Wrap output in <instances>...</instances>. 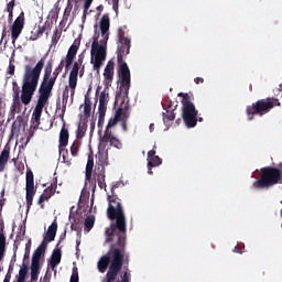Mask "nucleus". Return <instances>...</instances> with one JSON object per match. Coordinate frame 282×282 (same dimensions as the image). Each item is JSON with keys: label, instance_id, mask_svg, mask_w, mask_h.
Returning <instances> with one entry per match:
<instances>
[{"label": "nucleus", "instance_id": "1", "mask_svg": "<svg viewBox=\"0 0 282 282\" xmlns=\"http://www.w3.org/2000/svg\"><path fill=\"white\" fill-rule=\"evenodd\" d=\"M106 243H111L108 252L100 257L97 262L98 271L106 273L102 282H113L118 279L124 263L129 265V253H127V236L118 234H106Z\"/></svg>", "mask_w": 282, "mask_h": 282}, {"label": "nucleus", "instance_id": "2", "mask_svg": "<svg viewBox=\"0 0 282 282\" xmlns=\"http://www.w3.org/2000/svg\"><path fill=\"white\" fill-rule=\"evenodd\" d=\"M43 67H45V57H42L33 68L30 64L24 66L21 95L12 96L11 112L13 116L14 113H21L23 105L28 107V105L32 102L36 87H39V80L41 78Z\"/></svg>", "mask_w": 282, "mask_h": 282}, {"label": "nucleus", "instance_id": "3", "mask_svg": "<svg viewBox=\"0 0 282 282\" xmlns=\"http://www.w3.org/2000/svg\"><path fill=\"white\" fill-rule=\"evenodd\" d=\"M110 25L111 21L109 20V14H104L99 22L102 40L98 42L100 34H95L93 37L90 63L97 74L100 72V67H102L105 61H107V41H109Z\"/></svg>", "mask_w": 282, "mask_h": 282}, {"label": "nucleus", "instance_id": "4", "mask_svg": "<svg viewBox=\"0 0 282 282\" xmlns=\"http://www.w3.org/2000/svg\"><path fill=\"white\" fill-rule=\"evenodd\" d=\"M52 62H48L44 68L43 80L39 88L40 95L31 118L32 122H35L34 129H39V124H41V116H43V109H45V106L47 102H50L52 89H54V85H56V77H54V75L52 76Z\"/></svg>", "mask_w": 282, "mask_h": 282}, {"label": "nucleus", "instance_id": "5", "mask_svg": "<svg viewBox=\"0 0 282 282\" xmlns=\"http://www.w3.org/2000/svg\"><path fill=\"white\" fill-rule=\"evenodd\" d=\"M107 217L112 223L106 229V234L127 237V216H124V208L116 194L108 195Z\"/></svg>", "mask_w": 282, "mask_h": 282}, {"label": "nucleus", "instance_id": "6", "mask_svg": "<svg viewBox=\"0 0 282 282\" xmlns=\"http://www.w3.org/2000/svg\"><path fill=\"white\" fill-rule=\"evenodd\" d=\"M131 50V39H124V41L118 42L117 47V63H118V76L120 78V91L123 96H129L131 89V70L129 65L124 62V56L129 55Z\"/></svg>", "mask_w": 282, "mask_h": 282}, {"label": "nucleus", "instance_id": "7", "mask_svg": "<svg viewBox=\"0 0 282 282\" xmlns=\"http://www.w3.org/2000/svg\"><path fill=\"white\" fill-rule=\"evenodd\" d=\"M122 120V108H118L115 112V116L109 119L106 129L104 131V134H100V144L101 147H107V144H110V147H113L115 149H122V141L113 134V128L118 122Z\"/></svg>", "mask_w": 282, "mask_h": 282}, {"label": "nucleus", "instance_id": "8", "mask_svg": "<svg viewBox=\"0 0 282 282\" xmlns=\"http://www.w3.org/2000/svg\"><path fill=\"white\" fill-rule=\"evenodd\" d=\"M282 173L279 167L265 166L260 169V178L252 183V188H270L275 184H281Z\"/></svg>", "mask_w": 282, "mask_h": 282}, {"label": "nucleus", "instance_id": "9", "mask_svg": "<svg viewBox=\"0 0 282 282\" xmlns=\"http://www.w3.org/2000/svg\"><path fill=\"white\" fill-rule=\"evenodd\" d=\"M274 107H281L279 99L272 97L267 99H260L253 102L251 106H247L246 113L248 120H254V116H265L270 113Z\"/></svg>", "mask_w": 282, "mask_h": 282}, {"label": "nucleus", "instance_id": "10", "mask_svg": "<svg viewBox=\"0 0 282 282\" xmlns=\"http://www.w3.org/2000/svg\"><path fill=\"white\" fill-rule=\"evenodd\" d=\"M180 98L182 99V118L184 120L185 126L187 129H193L197 127V115L198 111L195 108V104L191 101V96L188 94L180 93Z\"/></svg>", "mask_w": 282, "mask_h": 282}, {"label": "nucleus", "instance_id": "11", "mask_svg": "<svg viewBox=\"0 0 282 282\" xmlns=\"http://www.w3.org/2000/svg\"><path fill=\"white\" fill-rule=\"evenodd\" d=\"M67 100H69V89L65 88L62 95L63 107L59 112V118L63 122V127L59 132V144L58 147H67L69 144V130L65 128V111L67 109Z\"/></svg>", "mask_w": 282, "mask_h": 282}, {"label": "nucleus", "instance_id": "12", "mask_svg": "<svg viewBox=\"0 0 282 282\" xmlns=\"http://www.w3.org/2000/svg\"><path fill=\"white\" fill-rule=\"evenodd\" d=\"M26 184H25V191H26V210H30L32 208V203L34 202V195H36V188L34 187V172H32L30 169L26 170Z\"/></svg>", "mask_w": 282, "mask_h": 282}, {"label": "nucleus", "instance_id": "13", "mask_svg": "<svg viewBox=\"0 0 282 282\" xmlns=\"http://www.w3.org/2000/svg\"><path fill=\"white\" fill-rule=\"evenodd\" d=\"M24 25H25V13L21 12L11 26L12 43H14L19 39V36H21V32H23Z\"/></svg>", "mask_w": 282, "mask_h": 282}, {"label": "nucleus", "instance_id": "14", "mask_svg": "<svg viewBox=\"0 0 282 282\" xmlns=\"http://www.w3.org/2000/svg\"><path fill=\"white\" fill-rule=\"evenodd\" d=\"M96 160L98 166H109V150L107 149V145H102L99 143L98 153L96 154Z\"/></svg>", "mask_w": 282, "mask_h": 282}, {"label": "nucleus", "instance_id": "15", "mask_svg": "<svg viewBox=\"0 0 282 282\" xmlns=\"http://www.w3.org/2000/svg\"><path fill=\"white\" fill-rule=\"evenodd\" d=\"M116 67V63L113 59H110L104 70V85H106L107 89L111 87V83H113V69Z\"/></svg>", "mask_w": 282, "mask_h": 282}, {"label": "nucleus", "instance_id": "16", "mask_svg": "<svg viewBox=\"0 0 282 282\" xmlns=\"http://www.w3.org/2000/svg\"><path fill=\"white\" fill-rule=\"evenodd\" d=\"M105 173L106 169L104 166H97L94 172V177L99 188H104V191H107V183L105 182L107 175Z\"/></svg>", "mask_w": 282, "mask_h": 282}, {"label": "nucleus", "instance_id": "17", "mask_svg": "<svg viewBox=\"0 0 282 282\" xmlns=\"http://www.w3.org/2000/svg\"><path fill=\"white\" fill-rule=\"evenodd\" d=\"M160 164H162V159L155 155L154 149L150 150L148 152V173L153 175V171L151 169H153V166H160Z\"/></svg>", "mask_w": 282, "mask_h": 282}, {"label": "nucleus", "instance_id": "18", "mask_svg": "<svg viewBox=\"0 0 282 282\" xmlns=\"http://www.w3.org/2000/svg\"><path fill=\"white\" fill-rule=\"evenodd\" d=\"M21 129L25 130V120L22 116H18L15 120L12 123L11 127V135H15V138H19V133H21Z\"/></svg>", "mask_w": 282, "mask_h": 282}, {"label": "nucleus", "instance_id": "19", "mask_svg": "<svg viewBox=\"0 0 282 282\" xmlns=\"http://www.w3.org/2000/svg\"><path fill=\"white\" fill-rule=\"evenodd\" d=\"M58 230V223L56 221V219L51 224V226L48 227L47 231H46V236L44 237L43 241L47 243H52V241H54V239H56V232Z\"/></svg>", "mask_w": 282, "mask_h": 282}, {"label": "nucleus", "instance_id": "20", "mask_svg": "<svg viewBox=\"0 0 282 282\" xmlns=\"http://www.w3.org/2000/svg\"><path fill=\"white\" fill-rule=\"evenodd\" d=\"M45 250H47V242L42 241L41 245L35 249V251L32 256L31 263L41 264V257H43V254H45Z\"/></svg>", "mask_w": 282, "mask_h": 282}, {"label": "nucleus", "instance_id": "21", "mask_svg": "<svg viewBox=\"0 0 282 282\" xmlns=\"http://www.w3.org/2000/svg\"><path fill=\"white\" fill-rule=\"evenodd\" d=\"M63 257V253L61 251L59 247H55V249L52 252L51 259L48 261V265L51 267L52 270L56 269V265L61 263V259Z\"/></svg>", "mask_w": 282, "mask_h": 282}, {"label": "nucleus", "instance_id": "22", "mask_svg": "<svg viewBox=\"0 0 282 282\" xmlns=\"http://www.w3.org/2000/svg\"><path fill=\"white\" fill-rule=\"evenodd\" d=\"M56 193V189L53 185L46 187L43 192V194L40 196L37 204L41 206V208H45V205L43 203L47 202L53 195Z\"/></svg>", "mask_w": 282, "mask_h": 282}, {"label": "nucleus", "instance_id": "23", "mask_svg": "<svg viewBox=\"0 0 282 282\" xmlns=\"http://www.w3.org/2000/svg\"><path fill=\"white\" fill-rule=\"evenodd\" d=\"M78 72H80V65L74 62L68 77L72 86L78 85Z\"/></svg>", "mask_w": 282, "mask_h": 282}, {"label": "nucleus", "instance_id": "24", "mask_svg": "<svg viewBox=\"0 0 282 282\" xmlns=\"http://www.w3.org/2000/svg\"><path fill=\"white\" fill-rule=\"evenodd\" d=\"M10 160V148H4L0 154V172L6 170V164Z\"/></svg>", "mask_w": 282, "mask_h": 282}, {"label": "nucleus", "instance_id": "25", "mask_svg": "<svg viewBox=\"0 0 282 282\" xmlns=\"http://www.w3.org/2000/svg\"><path fill=\"white\" fill-rule=\"evenodd\" d=\"M65 147L66 145H58L59 155L62 156L64 164L72 166V160H69V151L65 149Z\"/></svg>", "mask_w": 282, "mask_h": 282}, {"label": "nucleus", "instance_id": "26", "mask_svg": "<svg viewBox=\"0 0 282 282\" xmlns=\"http://www.w3.org/2000/svg\"><path fill=\"white\" fill-rule=\"evenodd\" d=\"M39 274H41V264L31 262V282L39 281Z\"/></svg>", "mask_w": 282, "mask_h": 282}, {"label": "nucleus", "instance_id": "27", "mask_svg": "<svg viewBox=\"0 0 282 282\" xmlns=\"http://www.w3.org/2000/svg\"><path fill=\"white\" fill-rule=\"evenodd\" d=\"M85 133H87V122H79L76 131V140H83V138H85Z\"/></svg>", "mask_w": 282, "mask_h": 282}, {"label": "nucleus", "instance_id": "28", "mask_svg": "<svg viewBox=\"0 0 282 282\" xmlns=\"http://www.w3.org/2000/svg\"><path fill=\"white\" fill-rule=\"evenodd\" d=\"M94 173V158L89 156L86 164V180L87 182L91 181V175Z\"/></svg>", "mask_w": 282, "mask_h": 282}, {"label": "nucleus", "instance_id": "29", "mask_svg": "<svg viewBox=\"0 0 282 282\" xmlns=\"http://www.w3.org/2000/svg\"><path fill=\"white\" fill-rule=\"evenodd\" d=\"M79 47H80V42L75 41L68 48L66 56H69L70 58H76V54H78Z\"/></svg>", "mask_w": 282, "mask_h": 282}, {"label": "nucleus", "instance_id": "30", "mask_svg": "<svg viewBox=\"0 0 282 282\" xmlns=\"http://www.w3.org/2000/svg\"><path fill=\"white\" fill-rule=\"evenodd\" d=\"M94 224H96V218L94 216H88L84 223L85 232H89L91 228H94Z\"/></svg>", "mask_w": 282, "mask_h": 282}, {"label": "nucleus", "instance_id": "31", "mask_svg": "<svg viewBox=\"0 0 282 282\" xmlns=\"http://www.w3.org/2000/svg\"><path fill=\"white\" fill-rule=\"evenodd\" d=\"M80 144H82V142L78 139H76L73 142V144L70 147V154L73 155V158L78 156V151H80Z\"/></svg>", "mask_w": 282, "mask_h": 282}, {"label": "nucleus", "instance_id": "32", "mask_svg": "<svg viewBox=\"0 0 282 282\" xmlns=\"http://www.w3.org/2000/svg\"><path fill=\"white\" fill-rule=\"evenodd\" d=\"M6 228V224L3 220H0V248L6 249V232L3 231Z\"/></svg>", "mask_w": 282, "mask_h": 282}, {"label": "nucleus", "instance_id": "33", "mask_svg": "<svg viewBox=\"0 0 282 282\" xmlns=\"http://www.w3.org/2000/svg\"><path fill=\"white\" fill-rule=\"evenodd\" d=\"M62 34H63V31L58 30V28H55V30L53 31L52 40H51L52 45L58 44V41H61Z\"/></svg>", "mask_w": 282, "mask_h": 282}, {"label": "nucleus", "instance_id": "34", "mask_svg": "<svg viewBox=\"0 0 282 282\" xmlns=\"http://www.w3.org/2000/svg\"><path fill=\"white\" fill-rule=\"evenodd\" d=\"M109 88H105L104 91H101L100 96H99V104L101 105H107L109 102V93H108Z\"/></svg>", "mask_w": 282, "mask_h": 282}, {"label": "nucleus", "instance_id": "35", "mask_svg": "<svg viewBox=\"0 0 282 282\" xmlns=\"http://www.w3.org/2000/svg\"><path fill=\"white\" fill-rule=\"evenodd\" d=\"M172 120H175V112H173V110H166V112H163L164 124H166V122H172Z\"/></svg>", "mask_w": 282, "mask_h": 282}, {"label": "nucleus", "instance_id": "36", "mask_svg": "<svg viewBox=\"0 0 282 282\" xmlns=\"http://www.w3.org/2000/svg\"><path fill=\"white\" fill-rule=\"evenodd\" d=\"M26 276H28V264L23 263L22 268L19 271L18 281H24L25 282Z\"/></svg>", "mask_w": 282, "mask_h": 282}, {"label": "nucleus", "instance_id": "37", "mask_svg": "<svg viewBox=\"0 0 282 282\" xmlns=\"http://www.w3.org/2000/svg\"><path fill=\"white\" fill-rule=\"evenodd\" d=\"M63 67H65V59H62L58 64V66L53 72V78H58V75L63 72Z\"/></svg>", "mask_w": 282, "mask_h": 282}, {"label": "nucleus", "instance_id": "38", "mask_svg": "<svg viewBox=\"0 0 282 282\" xmlns=\"http://www.w3.org/2000/svg\"><path fill=\"white\" fill-rule=\"evenodd\" d=\"M102 124H105V115H99L98 116V123H97V127H98V135H99V142H100V135H104L102 134Z\"/></svg>", "mask_w": 282, "mask_h": 282}, {"label": "nucleus", "instance_id": "39", "mask_svg": "<svg viewBox=\"0 0 282 282\" xmlns=\"http://www.w3.org/2000/svg\"><path fill=\"white\" fill-rule=\"evenodd\" d=\"M91 3H94V0H85L84 1V13H83L84 21H85V19H87V12H88L89 8H91Z\"/></svg>", "mask_w": 282, "mask_h": 282}, {"label": "nucleus", "instance_id": "40", "mask_svg": "<svg viewBox=\"0 0 282 282\" xmlns=\"http://www.w3.org/2000/svg\"><path fill=\"white\" fill-rule=\"evenodd\" d=\"M12 96H21V88L19 87V84L17 82H12Z\"/></svg>", "mask_w": 282, "mask_h": 282}, {"label": "nucleus", "instance_id": "41", "mask_svg": "<svg viewBox=\"0 0 282 282\" xmlns=\"http://www.w3.org/2000/svg\"><path fill=\"white\" fill-rule=\"evenodd\" d=\"M78 281H79V278H78V268H77V267H74V268H73L72 275H70V282H78Z\"/></svg>", "mask_w": 282, "mask_h": 282}, {"label": "nucleus", "instance_id": "42", "mask_svg": "<svg viewBox=\"0 0 282 282\" xmlns=\"http://www.w3.org/2000/svg\"><path fill=\"white\" fill-rule=\"evenodd\" d=\"M117 282H131V273L129 272H123L121 274V280H117Z\"/></svg>", "mask_w": 282, "mask_h": 282}, {"label": "nucleus", "instance_id": "43", "mask_svg": "<svg viewBox=\"0 0 282 282\" xmlns=\"http://www.w3.org/2000/svg\"><path fill=\"white\" fill-rule=\"evenodd\" d=\"M15 69H17V66H14V63H12V61H10L8 69H7V74H9V76H14Z\"/></svg>", "mask_w": 282, "mask_h": 282}, {"label": "nucleus", "instance_id": "44", "mask_svg": "<svg viewBox=\"0 0 282 282\" xmlns=\"http://www.w3.org/2000/svg\"><path fill=\"white\" fill-rule=\"evenodd\" d=\"M98 113L105 116L107 113V104H99Z\"/></svg>", "mask_w": 282, "mask_h": 282}, {"label": "nucleus", "instance_id": "45", "mask_svg": "<svg viewBox=\"0 0 282 282\" xmlns=\"http://www.w3.org/2000/svg\"><path fill=\"white\" fill-rule=\"evenodd\" d=\"M14 0H11L9 3H7V8L4 9V12H14Z\"/></svg>", "mask_w": 282, "mask_h": 282}, {"label": "nucleus", "instance_id": "46", "mask_svg": "<svg viewBox=\"0 0 282 282\" xmlns=\"http://www.w3.org/2000/svg\"><path fill=\"white\" fill-rule=\"evenodd\" d=\"M47 25L50 28V23L45 22V24L43 26L37 28L36 31H37V34H40V36L45 34V31L47 30Z\"/></svg>", "mask_w": 282, "mask_h": 282}, {"label": "nucleus", "instance_id": "47", "mask_svg": "<svg viewBox=\"0 0 282 282\" xmlns=\"http://www.w3.org/2000/svg\"><path fill=\"white\" fill-rule=\"evenodd\" d=\"M124 39H129L124 36V30L122 28H119L118 30V42L124 41Z\"/></svg>", "mask_w": 282, "mask_h": 282}, {"label": "nucleus", "instance_id": "48", "mask_svg": "<svg viewBox=\"0 0 282 282\" xmlns=\"http://www.w3.org/2000/svg\"><path fill=\"white\" fill-rule=\"evenodd\" d=\"M39 36H41V35H40L37 30L31 31V35L29 37V41H36L39 39Z\"/></svg>", "mask_w": 282, "mask_h": 282}, {"label": "nucleus", "instance_id": "49", "mask_svg": "<svg viewBox=\"0 0 282 282\" xmlns=\"http://www.w3.org/2000/svg\"><path fill=\"white\" fill-rule=\"evenodd\" d=\"M84 116L89 118L91 116V106H84Z\"/></svg>", "mask_w": 282, "mask_h": 282}, {"label": "nucleus", "instance_id": "50", "mask_svg": "<svg viewBox=\"0 0 282 282\" xmlns=\"http://www.w3.org/2000/svg\"><path fill=\"white\" fill-rule=\"evenodd\" d=\"M67 237V231H64L63 234L59 235V240L56 245V248H58V246H61L62 241H65V238Z\"/></svg>", "mask_w": 282, "mask_h": 282}, {"label": "nucleus", "instance_id": "51", "mask_svg": "<svg viewBox=\"0 0 282 282\" xmlns=\"http://www.w3.org/2000/svg\"><path fill=\"white\" fill-rule=\"evenodd\" d=\"M84 106L91 107V98H89V94L85 95Z\"/></svg>", "mask_w": 282, "mask_h": 282}, {"label": "nucleus", "instance_id": "52", "mask_svg": "<svg viewBox=\"0 0 282 282\" xmlns=\"http://www.w3.org/2000/svg\"><path fill=\"white\" fill-rule=\"evenodd\" d=\"M68 87L70 88V98H74V95L76 94V87H77V85L72 86V83L68 82Z\"/></svg>", "mask_w": 282, "mask_h": 282}, {"label": "nucleus", "instance_id": "53", "mask_svg": "<svg viewBox=\"0 0 282 282\" xmlns=\"http://www.w3.org/2000/svg\"><path fill=\"white\" fill-rule=\"evenodd\" d=\"M10 272H12L11 267L9 268V271L6 274L3 282H10V279H12V274Z\"/></svg>", "mask_w": 282, "mask_h": 282}, {"label": "nucleus", "instance_id": "54", "mask_svg": "<svg viewBox=\"0 0 282 282\" xmlns=\"http://www.w3.org/2000/svg\"><path fill=\"white\" fill-rule=\"evenodd\" d=\"M121 116H123V117L121 118L122 122H124V120H126V122H127V120H129V115H128L127 111L124 112V109H122V115H121Z\"/></svg>", "mask_w": 282, "mask_h": 282}, {"label": "nucleus", "instance_id": "55", "mask_svg": "<svg viewBox=\"0 0 282 282\" xmlns=\"http://www.w3.org/2000/svg\"><path fill=\"white\" fill-rule=\"evenodd\" d=\"M121 129H122V131H124V132L129 131V128L127 127V119H124V120L122 121V123H121Z\"/></svg>", "mask_w": 282, "mask_h": 282}, {"label": "nucleus", "instance_id": "56", "mask_svg": "<svg viewBox=\"0 0 282 282\" xmlns=\"http://www.w3.org/2000/svg\"><path fill=\"white\" fill-rule=\"evenodd\" d=\"M74 58L75 57H69L68 55H66L65 63L72 65L74 63Z\"/></svg>", "mask_w": 282, "mask_h": 282}, {"label": "nucleus", "instance_id": "57", "mask_svg": "<svg viewBox=\"0 0 282 282\" xmlns=\"http://www.w3.org/2000/svg\"><path fill=\"white\" fill-rule=\"evenodd\" d=\"M194 83H195L196 85H202V84H204V78H202V77H196V78L194 79Z\"/></svg>", "mask_w": 282, "mask_h": 282}, {"label": "nucleus", "instance_id": "58", "mask_svg": "<svg viewBox=\"0 0 282 282\" xmlns=\"http://www.w3.org/2000/svg\"><path fill=\"white\" fill-rule=\"evenodd\" d=\"M118 186H120V183H116L111 186V194L116 195V188H118Z\"/></svg>", "mask_w": 282, "mask_h": 282}, {"label": "nucleus", "instance_id": "59", "mask_svg": "<svg viewBox=\"0 0 282 282\" xmlns=\"http://www.w3.org/2000/svg\"><path fill=\"white\" fill-rule=\"evenodd\" d=\"M4 256H6V249L0 247V261H3Z\"/></svg>", "mask_w": 282, "mask_h": 282}, {"label": "nucleus", "instance_id": "60", "mask_svg": "<svg viewBox=\"0 0 282 282\" xmlns=\"http://www.w3.org/2000/svg\"><path fill=\"white\" fill-rule=\"evenodd\" d=\"M118 3H120V0H112L113 10H118Z\"/></svg>", "mask_w": 282, "mask_h": 282}, {"label": "nucleus", "instance_id": "61", "mask_svg": "<svg viewBox=\"0 0 282 282\" xmlns=\"http://www.w3.org/2000/svg\"><path fill=\"white\" fill-rule=\"evenodd\" d=\"M234 252H237L238 254H243L241 247H235Z\"/></svg>", "mask_w": 282, "mask_h": 282}, {"label": "nucleus", "instance_id": "62", "mask_svg": "<svg viewBox=\"0 0 282 282\" xmlns=\"http://www.w3.org/2000/svg\"><path fill=\"white\" fill-rule=\"evenodd\" d=\"M8 21H9V23H12V19H13V17H14V14H13V12H8Z\"/></svg>", "mask_w": 282, "mask_h": 282}, {"label": "nucleus", "instance_id": "63", "mask_svg": "<svg viewBox=\"0 0 282 282\" xmlns=\"http://www.w3.org/2000/svg\"><path fill=\"white\" fill-rule=\"evenodd\" d=\"M75 63H77L79 66H82L83 65V55H79L77 62H75Z\"/></svg>", "mask_w": 282, "mask_h": 282}, {"label": "nucleus", "instance_id": "64", "mask_svg": "<svg viewBox=\"0 0 282 282\" xmlns=\"http://www.w3.org/2000/svg\"><path fill=\"white\" fill-rule=\"evenodd\" d=\"M42 282H50V276H47V274H45Z\"/></svg>", "mask_w": 282, "mask_h": 282}]
</instances>
